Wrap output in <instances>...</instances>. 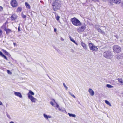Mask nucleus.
I'll list each match as a JSON object with an SVG mask.
<instances>
[{"mask_svg": "<svg viewBox=\"0 0 123 123\" xmlns=\"http://www.w3.org/2000/svg\"><path fill=\"white\" fill-rule=\"evenodd\" d=\"M61 2L59 0H55L52 3V6L53 10L56 11L59 9L61 7Z\"/></svg>", "mask_w": 123, "mask_h": 123, "instance_id": "nucleus-1", "label": "nucleus"}, {"mask_svg": "<svg viewBox=\"0 0 123 123\" xmlns=\"http://www.w3.org/2000/svg\"><path fill=\"white\" fill-rule=\"evenodd\" d=\"M34 94V93L30 90L29 91V92L27 94L28 98L33 103L35 102L37 100V99L33 96Z\"/></svg>", "mask_w": 123, "mask_h": 123, "instance_id": "nucleus-2", "label": "nucleus"}, {"mask_svg": "<svg viewBox=\"0 0 123 123\" xmlns=\"http://www.w3.org/2000/svg\"><path fill=\"white\" fill-rule=\"evenodd\" d=\"M72 24L75 26H80L81 25L80 22L75 17H74L71 19Z\"/></svg>", "mask_w": 123, "mask_h": 123, "instance_id": "nucleus-3", "label": "nucleus"}, {"mask_svg": "<svg viewBox=\"0 0 123 123\" xmlns=\"http://www.w3.org/2000/svg\"><path fill=\"white\" fill-rule=\"evenodd\" d=\"M103 56L105 58L111 59L113 58V55L109 51H106L103 53Z\"/></svg>", "mask_w": 123, "mask_h": 123, "instance_id": "nucleus-4", "label": "nucleus"}, {"mask_svg": "<svg viewBox=\"0 0 123 123\" xmlns=\"http://www.w3.org/2000/svg\"><path fill=\"white\" fill-rule=\"evenodd\" d=\"M89 46L90 50L92 51L96 52L98 50V49L97 47L92 43H89Z\"/></svg>", "mask_w": 123, "mask_h": 123, "instance_id": "nucleus-5", "label": "nucleus"}, {"mask_svg": "<svg viewBox=\"0 0 123 123\" xmlns=\"http://www.w3.org/2000/svg\"><path fill=\"white\" fill-rule=\"evenodd\" d=\"M113 49L114 52L116 53H119L121 51L120 47L118 46L115 45L113 47Z\"/></svg>", "mask_w": 123, "mask_h": 123, "instance_id": "nucleus-6", "label": "nucleus"}, {"mask_svg": "<svg viewBox=\"0 0 123 123\" xmlns=\"http://www.w3.org/2000/svg\"><path fill=\"white\" fill-rule=\"evenodd\" d=\"M86 25H83L77 29V31L78 32L81 33L86 28Z\"/></svg>", "mask_w": 123, "mask_h": 123, "instance_id": "nucleus-7", "label": "nucleus"}, {"mask_svg": "<svg viewBox=\"0 0 123 123\" xmlns=\"http://www.w3.org/2000/svg\"><path fill=\"white\" fill-rule=\"evenodd\" d=\"M10 3L11 6L13 7H14L17 6V3L15 0H12Z\"/></svg>", "mask_w": 123, "mask_h": 123, "instance_id": "nucleus-8", "label": "nucleus"}, {"mask_svg": "<svg viewBox=\"0 0 123 123\" xmlns=\"http://www.w3.org/2000/svg\"><path fill=\"white\" fill-rule=\"evenodd\" d=\"M50 104L53 106H54L55 108H58L59 107V105L54 100H53V102H51Z\"/></svg>", "mask_w": 123, "mask_h": 123, "instance_id": "nucleus-9", "label": "nucleus"}, {"mask_svg": "<svg viewBox=\"0 0 123 123\" xmlns=\"http://www.w3.org/2000/svg\"><path fill=\"white\" fill-rule=\"evenodd\" d=\"M88 92L90 95L92 96H93L94 94V91L91 88H89L88 90Z\"/></svg>", "mask_w": 123, "mask_h": 123, "instance_id": "nucleus-10", "label": "nucleus"}, {"mask_svg": "<svg viewBox=\"0 0 123 123\" xmlns=\"http://www.w3.org/2000/svg\"><path fill=\"white\" fill-rule=\"evenodd\" d=\"M14 94L15 96L18 97L20 98H21L22 97L21 94L19 92H14Z\"/></svg>", "mask_w": 123, "mask_h": 123, "instance_id": "nucleus-11", "label": "nucleus"}, {"mask_svg": "<svg viewBox=\"0 0 123 123\" xmlns=\"http://www.w3.org/2000/svg\"><path fill=\"white\" fill-rule=\"evenodd\" d=\"M81 44L84 49L85 50H86L87 49V48L86 44L83 43L82 41H81Z\"/></svg>", "mask_w": 123, "mask_h": 123, "instance_id": "nucleus-12", "label": "nucleus"}, {"mask_svg": "<svg viewBox=\"0 0 123 123\" xmlns=\"http://www.w3.org/2000/svg\"><path fill=\"white\" fill-rule=\"evenodd\" d=\"M113 3L116 5H118L121 2V0H112Z\"/></svg>", "mask_w": 123, "mask_h": 123, "instance_id": "nucleus-13", "label": "nucleus"}, {"mask_svg": "<svg viewBox=\"0 0 123 123\" xmlns=\"http://www.w3.org/2000/svg\"><path fill=\"white\" fill-rule=\"evenodd\" d=\"M2 50L3 52L5 54L7 55L8 57H9L11 56V55L8 52H7L6 51L3 49H2Z\"/></svg>", "mask_w": 123, "mask_h": 123, "instance_id": "nucleus-14", "label": "nucleus"}, {"mask_svg": "<svg viewBox=\"0 0 123 123\" xmlns=\"http://www.w3.org/2000/svg\"><path fill=\"white\" fill-rule=\"evenodd\" d=\"M17 18L16 15L14 14L12 15L11 17V20H15Z\"/></svg>", "mask_w": 123, "mask_h": 123, "instance_id": "nucleus-15", "label": "nucleus"}, {"mask_svg": "<svg viewBox=\"0 0 123 123\" xmlns=\"http://www.w3.org/2000/svg\"><path fill=\"white\" fill-rule=\"evenodd\" d=\"M0 55L2 56V57L4 58V59H5L6 60H7L8 59L5 56V55H4L1 52V51H0Z\"/></svg>", "mask_w": 123, "mask_h": 123, "instance_id": "nucleus-16", "label": "nucleus"}, {"mask_svg": "<svg viewBox=\"0 0 123 123\" xmlns=\"http://www.w3.org/2000/svg\"><path fill=\"white\" fill-rule=\"evenodd\" d=\"M55 18L56 20L58 21L59 22H60L59 21V19L60 18V17L57 15V14L56 13H55Z\"/></svg>", "mask_w": 123, "mask_h": 123, "instance_id": "nucleus-17", "label": "nucleus"}, {"mask_svg": "<svg viewBox=\"0 0 123 123\" xmlns=\"http://www.w3.org/2000/svg\"><path fill=\"white\" fill-rule=\"evenodd\" d=\"M69 38L71 41L77 45H78L77 43L75 42V41L73 38H72L71 37H70Z\"/></svg>", "mask_w": 123, "mask_h": 123, "instance_id": "nucleus-18", "label": "nucleus"}, {"mask_svg": "<svg viewBox=\"0 0 123 123\" xmlns=\"http://www.w3.org/2000/svg\"><path fill=\"white\" fill-rule=\"evenodd\" d=\"M68 114L70 117H72L74 118H75L76 117V116L75 114L70 113H68Z\"/></svg>", "mask_w": 123, "mask_h": 123, "instance_id": "nucleus-19", "label": "nucleus"}, {"mask_svg": "<svg viewBox=\"0 0 123 123\" xmlns=\"http://www.w3.org/2000/svg\"><path fill=\"white\" fill-rule=\"evenodd\" d=\"M59 110L60 111L63 112H65L66 111V110L64 108L60 109L59 107L58 108Z\"/></svg>", "mask_w": 123, "mask_h": 123, "instance_id": "nucleus-20", "label": "nucleus"}, {"mask_svg": "<svg viewBox=\"0 0 123 123\" xmlns=\"http://www.w3.org/2000/svg\"><path fill=\"white\" fill-rule=\"evenodd\" d=\"M105 103L110 106H111V105L110 103L107 100H105Z\"/></svg>", "mask_w": 123, "mask_h": 123, "instance_id": "nucleus-21", "label": "nucleus"}, {"mask_svg": "<svg viewBox=\"0 0 123 123\" xmlns=\"http://www.w3.org/2000/svg\"><path fill=\"white\" fill-rule=\"evenodd\" d=\"M25 5L27 8L28 9H30V5L27 3H25Z\"/></svg>", "mask_w": 123, "mask_h": 123, "instance_id": "nucleus-22", "label": "nucleus"}, {"mask_svg": "<svg viewBox=\"0 0 123 123\" xmlns=\"http://www.w3.org/2000/svg\"><path fill=\"white\" fill-rule=\"evenodd\" d=\"M106 87L108 88H111L113 87V86L110 84H107L106 85Z\"/></svg>", "mask_w": 123, "mask_h": 123, "instance_id": "nucleus-23", "label": "nucleus"}, {"mask_svg": "<svg viewBox=\"0 0 123 123\" xmlns=\"http://www.w3.org/2000/svg\"><path fill=\"white\" fill-rule=\"evenodd\" d=\"M22 10L21 8V7H18L17 10V12H20Z\"/></svg>", "mask_w": 123, "mask_h": 123, "instance_id": "nucleus-24", "label": "nucleus"}, {"mask_svg": "<svg viewBox=\"0 0 123 123\" xmlns=\"http://www.w3.org/2000/svg\"><path fill=\"white\" fill-rule=\"evenodd\" d=\"M118 80L119 82L121 84L123 82L122 79L121 78H119L118 79Z\"/></svg>", "mask_w": 123, "mask_h": 123, "instance_id": "nucleus-25", "label": "nucleus"}, {"mask_svg": "<svg viewBox=\"0 0 123 123\" xmlns=\"http://www.w3.org/2000/svg\"><path fill=\"white\" fill-rule=\"evenodd\" d=\"M5 30L7 33H8L11 31L9 29H6Z\"/></svg>", "mask_w": 123, "mask_h": 123, "instance_id": "nucleus-26", "label": "nucleus"}, {"mask_svg": "<svg viewBox=\"0 0 123 123\" xmlns=\"http://www.w3.org/2000/svg\"><path fill=\"white\" fill-rule=\"evenodd\" d=\"M98 32L101 33L103 34H104L103 33L104 32L101 30L100 29H98Z\"/></svg>", "mask_w": 123, "mask_h": 123, "instance_id": "nucleus-27", "label": "nucleus"}, {"mask_svg": "<svg viewBox=\"0 0 123 123\" xmlns=\"http://www.w3.org/2000/svg\"><path fill=\"white\" fill-rule=\"evenodd\" d=\"M21 16L24 18H25L26 17V16L24 15L23 14H21Z\"/></svg>", "mask_w": 123, "mask_h": 123, "instance_id": "nucleus-28", "label": "nucleus"}, {"mask_svg": "<svg viewBox=\"0 0 123 123\" xmlns=\"http://www.w3.org/2000/svg\"><path fill=\"white\" fill-rule=\"evenodd\" d=\"M63 85L64 86V87L65 88V89L66 90H67L68 89V87H67L66 86L65 84L63 83Z\"/></svg>", "mask_w": 123, "mask_h": 123, "instance_id": "nucleus-29", "label": "nucleus"}, {"mask_svg": "<svg viewBox=\"0 0 123 123\" xmlns=\"http://www.w3.org/2000/svg\"><path fill=\"white\" fill-rule=\"evenodd\" d=\"M52 117L50 115H47V119H48L49 118H51Z\"/></svg>", "mask_w": 123, "mask_h": 123, "instance_id": "nucleus-30", "label": "nucleus"}, {"mask_svg": "<svg viewBox=\"0 0 123 123\" xmlns=\"http://www.w3.org/2000/svg\"><path fill=\"white\" fill-rule=\"evenodd\" d=\"M69 94L71 95L72 97H74V98H75V96L73 95V94H71V93L70 92H69Z\"/></svg>", "mask_w": 123, "mask_h": 123, "instance_id": "nucleus-31", "label": "nucleus"}, {"mask_svg": "<svg viewBox=\"0 0 123 123\" xmlns=\"http://www.w3.org/2000/svg\"><path fill=\"white\" fill-rule=\"evenodd\" d=\"M7 72L9 74H12V72L9 70H7Z\"/></svg>", "mask_w": 123, "mask_h": 123, "instance_id": "nucleus-32", "label": "nucleus"}, {"mask_svg": "<svg viewBox=\"0 0 123 123\" xmlns=\"http://www.w3.org/2000/svg\"><path fill=\"white\" fill-rule=\"evenodd\" d=\"M3 7L2 6H0V11H2L3 9Z\"/></svg>", "mask_w": 123, "mask_h": 123, "instance_id": "nucleus-33", "label": "nucleus"}, {"mask_svg": "<svg viewBox=\"0 0 123 123\" xmlns=\"http://www.w3.org/2000/svg\"><path fill=\"white\" fill-rule=\"evenodd\" d=\"M2 33V31L0 29V36L1 35Z\"/></svg>", "mask_w": 123, "mask_h": 123, "instance_id": "nucleus-34", "label": "nucleus"}, {"mask_svg": "<svg viewBox=\"0 0 123 123\" xmlns=\"http://www.w3.org/2000/svg\"><path fill=\"white\" fill-rule=\"evenodd\" d=\"M7 117L8 118H9V119H11V117H10V116L8 114H7Z\"/></svg>", "mask_w": 123, "mask_h": 123, "instance_id": "nucleus-35", "label": "nucleus"}, {"mask_svg": "<svg viewBox=\"0 0 123 123\" xmlns=\"http://www.w3.org/2000/svg\"><path fill=\"white\" fill-rule=\"evenodd\" d=\"M91 0L95 2H98V0Z\"/></svg>", "mask_w": 123, "mask_h": 123, "instance_id": "nucleus-36", "label": "nucleus"}, {"mask_svg": "<svg viewBox=\"0 0 123 123\" xmlns=\"http://www.w3.org/2000/svg\"><path fill=\"white\" fill-rule=\"evenodd\" d=\"M3 105V103L2 102L0 101V105Z\"/></svg>", "mask_w": 123, "mask_h": 123, "instance_id": "nucleus-37", "label": "nucleus"}, {"mask_svg": "<svg viewBox=\"0 0 123 123\" xmlns=\"http://www.w3.org/2000/svg\"><path fill=\"white\" fill-rule=\"evenodd\" d=\"M54 31L55 32H56V31L57 30L55 28H54Z\"/></svg>", "mask_w": 123, "mask_h": 123, "instance_id": "nucleus-38", "label": "nucleus"}, {"mask_svg": "<svg viewBox=\"0 0 123 123\" xmlns=\"http://www.w3.org/2000/svg\"><path fill=\"white\" fill-rule=\"evenodd\" d=\"M20 26H19L18 27V31H20Z\"/></svg>", "mask_w": 123, "mask_h": 123, "instance_id": "nucleus-39", "label": "nucleus"}, {"mask_svg": "<svg viewBox=\"0 0 123 123\" xmlns=\"http://www.w3.org/2000/svg\"><path fill=\"white\" fill-rule=\"evenodd\" d=\"M44 117L45 118H46V115L45 114H44Z\"/></svg>", "mask_w": 123, "mask_h": 123, "instance_id": "nucleus-40", "label": "nucleus"}, {"mask_svg": "<svg viewBox=\"0 0 123 123\" xmlns=\"http://www.w3.org/2000/svg\"><path fill=\"white\" fill-rule=\"evenodd\" d=\"M9 123H14V122L12 121L10 122Z\"/></svg>", "mask_w": 123, "mask_h": 123, "instance_id": "nucleus-41", "label": "nucleus"}, {"mask_svg": "<svg viewBox=\"0 0 123 123\" xmlns=\"http://www.w3.org/2000/svg\"><path fill=\"white\" fill-rule=\"evenodd\" d=\"M103 1H106L107 0H102Z\"/></svg>", "mask_w": 123, "mask_h": 123, "instance_id": "nucleus-42", "label": "nucleus"}, {"mask_svg": "<svg viewBox=\"0 0 123 123\" xmlns=\"http://www.w3.org/2000/svg\"><path fill=\"white\" fill-rule=\"evenodd\" d=\"M121 84L123 85V82H122V83Z\"/></svg>", "mask_w": 123, "mask_h": 123, "instance_id": "nucleus-43", "label": "nucleus"}, {"mask_svg": "<svg viewBox=\"0 0 123 123\" xmlns=\"http://www.w3.org/2000/svg\"><path fill=\"white\" fill-rule=\"evenodd\" d=\"M14 45H15V43H14Z\"/></svg>", "mask_w": 123, "mask_h": 123, "instance_id": "nucleus-44", "label": "nucleus"}]
</instances>
